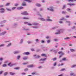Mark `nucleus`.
<instances>
[{
    "label": "nucleus",
    "instance_id": "f257e3e1",
    "mask_svg": "<svg viewBox=\"0 0 76 76\" xmlns=\"http://www.w3.org/2000/svg\"><path fill=\"white\" fill-rule=\"evenodd\" d=\"M32 25L33 26L32 27L33 28H34V29H37V28H38L39 26H38L39 24L37 22H34L32 23Z\"/></svg>",
    "mask_w": 76,
    "mask_h": 76
},
{
    "label": "nucleus",
    "instance_id": "f03ea898",
    "mask_svg": "<svg viewBox=\"0 0 76 76\" xmlns=\"http://www.w3.org/2000/svg\"><path fill=\"white\" fill-rule=\"evenodd\" d=\"M60 20H65V23H69V26H70V25L72 23V22H71V21H67V20L64 18H61Z\"/></svg>",
    "mask_w": 76,
    "mask_h": 76
},
{
    "label": "nucleus",
    "instance_id": "7ed1b4c3",
    "mask_svg": "<svg viewBox=\"0 0 76 76\" xmlns=\"http://www.w3.org/2000/svg\"><path fill=\"white\" fill-rule=\"evenodd\" d=\"M54 8L53 6L50 7L49 8H47L48 10H49V11H50V12H54Z\"/></svg>",
    "mask_w": 76,
    "mask_h": 76
},
{
    "label": "nucleus",
    "instance_id": "20e7f679",
    "mask_svg": "<svg viewBox=\"0 0 76 76\" xmlns=\"http://www.w3.org/2000/svg\"><path fill=\"white\" fill-rule=\"evenodd\" d=\"M57 31L58 32L55 33V34H60L61 33H63V31H64V30L60 29V30H58Z\"/></svg>",
    "mask_w": 76,
    "mask_h": 76
},
{
    "label": "nucleus",
    "instance_id": "39448f33",
    "mask_svg": "<svg viewBox=\"0 0 76 76\" xmlns=\"http://www.w3.org/2000/svg\"><path fill=\"white\" fill-rule=\"evenodd\" d=\"M47 60V58H42L39 60V63H44V61Z\"/></svg>",
    "mask_w": 76,
    "mask_h": 76
},
{
    "label": "nucleus",
    "instance_id": "423d86ee",
    "mask_svg": "<svg viewBox=\"0 0 76 76\" xmlns=\"http://www.w3.org/2000/svg\"><path fill=\"white\" fill-rule=\"evenodd\" d=\"M58 53L59 54H61V55H60V56H59V58H61V57H62V56H63L64 55V53L62 51H60Z\"/></svg>",
    "mask_w": 76,
    "mask_h": 76
},
{
    "label": "nucleus",
    "instance_id": "0eeeda50",
    "mask_svg": "<svg viewBox=\"0 0 76 76\" xmlns=\"http://www.w3.org/2000/svg\"><path fill=\"white\" fill-rule=\"evenodd\" d=\"M5 12V9L4 8L0 9V13H4Z\"/></svg>",
    "mask_w": 76,
    "mask_h": 76
},
{
    "label": "nucleus",
    "instance_id": "6e6552de",
    "mask_svg": "<svg viewBox=\"0 0 76 76\" xmlns=\"http://www.w3.org/2000/svg\"><path fill=\"white\" fill-rule=\"evenodd\" d=\"M0 32H1V30H0V36H2L5 35V34H6L7 32L6 31H4L2 33H0Z\"/></svg>",
    "mask_w": 76,
    "mask_h": 76
},
{
    "label": "nucleus",
    "instance_id": "1a4fd4ad",
    "mask_svg": "<svg viewBox=\"0 0 76 76\" xmlns=\"http://www.w3.org/2000/svg\"><path fill=\"white\" fill-rule=\"evenodd\" d=\"M21 15H25L26 16V15H28V12L26 11H24L21 13Z\"/></svg>",
    "mask_w": 76,
    "mask_h": 76
},
{
    "label": "nucleus",
    "instance_id": "9d476101",
    "mask_svg": "<svg viewBox=\"0 0 76 76\" xmlns=\"http://www.w3.org/2000/svg\"><path fill=\"white\" fill-rule=\"evenodd\" d=\"M15 64H12V63L10 62L8 64V65L9 66H10V67H11V66H14Z\"/></svg>",
    "mask_w": 76,
    "mask_h": 76
},
{
    "label": "nucleus",
    "instance_id": "9b49d317",
    "mask_svg": "<svg viewBox=\"0 0 76 76\" xmlns=\"http://www.w3.org/2000/svg\"><path fill=\"white\" fill-rule=\"evenodd\" d=\"M20 52H21L20 51V50H17V51H14L13 52V53H14V54H18L19 53H20Z\"/></svg>",
    "mask_w": 76,
    "mask_h": 76
},
{
    "label": "nucleus",
    "instance_id": "f8f14e48",
    "mask_svg": "<svg viewBox=\"0 0 76 76\" xmlns=\"http://www.w3.org/2000/svg\"><path fill=\"white\" fill-rule=\"evenodd\" d=\"M33 56L35 58H39V57H40V56L39 55L37 56V55H34Z\"/></svg>",
    "mask_w": 76,
    "mask_h": 76
},
{
    "label": "nucleus",
    "instance_id": "ddd939ff",
    "mask_svg": "<svg viewBox=\"0 0 76 76\" xmlns=\"http://www.w3.org/2000/svg\"><path fill=\"white\" fill-rule=\"evenodd\" d=\"M67 5H69V6H75V4H70V3H68L67 4Z\"/></svg>",
    "mask_w": 76,
    "mask_h": 76
},
{
    "label": "nucleus",
    "instance_id": "4468645a",
    "mask_svg": "<svg viewBox=\"0 0 76 76\" xmlns=\"http://www.w3.org/2000/svg\"><path fill=\"white\" fill-rule=\"evenodd\" d=\"M30 54V53H29V52H26L23 53V54L24 55H29Z\"/></svg>",
    "mask_w": 76,
    "mask_h": 76
},
{
    "label": "nucleus",
    "instance_id": "2eb2a0df",
    "mask_svg": "<svg viewBox=\"0 0 76 76\" xmlns=\"http://www.w3.org/2000/svg\"><path fill=\"white\" fill-rule=\"evenodd\" d=\"M23 39H21L20 42L19 43L20 44H23Z\"/></svg>",
    "mask_w": 76,
    "mask_h": 76
},
{
    "label": "nucleus",
    "instance_id": "dca6fc26",
    "mask_svg": "<svg viewBox=\"0 0 76 76\" xmlns=\"http://www.w3.org/2000/svg\"><path fill=\"white\" fill-rule=\"evenodd\" d=\"M23 9V7H18L17 8L18 10H20V9Z\"/></svg>",
    "mask_w": 76,
    "mask_h": 76
},
{
    "label": "nucleus",
    "instance_id": "f3484780",
    "mask_svg": "<svg viewBox=\"0 0 76 76\" xmlns=\"http://www.w3.org/2000/svg\"><path fill=\"white\" fill-rule=\"evenodd\" d=\"M23 19H24V20H26L27 19H29V18H26L25 17H23L22 18Z\"/></svg>",
    "mask_w": 76,
    "mask_h": 76
},
{
    "label": "nucleus",
    "instance_id": "a211bd4d",
    "mask_svg": "<svg viewBox=\"0 0 76 76\" xmlns=\"http://www.w3.org/2000/svg\"><path fill=\"white\" fill-rule=\"evenodd\" d=\"M7 21L6 20H4V21H2L0 22V23L1 24L2 23H6V22Z\"/></svg>",
    "mask_w": 76,
    "mask_h": 76
},
{
    "label": "nucleus",
    "instance_id": "6ab92c4d",
    "mask_svg": "<svg viewBox=\"0 0 76 76\" xmlns=\"http://www.w3.org/2000/svg\"><path fill=\"white\" fill-rule=\"evenodd\" d=\"M28 67H35V66L31 65H28L27 66Z\"/></svg>",
    "mask_w": 76,
    "mask_h": 76
},
{
    "label": "nucleus",
    "instance_id": "aec40b11",
    "mask_svg": "<svg viewBox=\"0 0 76 76\" xmlns=\"http://www.w3.org/2000/svg\"><path fill=\"white\" fill-rule=\"evenodd\" d=\"M41 56L42 57H47V55L46 54H41Z\"/></svg>",
    "mask_w": 76,
    "mask_h": 76
},
{
    "label": "nucleus",
    "instance_id": "412c9836",
    "mask_svg": "<svg viewBox=\"0 0 76 76\" xmlns=\"http://www.w3.org/2000/svg\"><path fill=\"white\" fill-rule=\"evenodd\" d=\"M36 5L37 6V7H41V4H36Z\"/></svg>",
    "mask_w": 76,
    "mask_h": 76
},
{
    "label": "nucleus",
    "instance_id": "4be33fe9",
    "mask_svg": "<svg viewBox=\"0 0 76 76\" xmlns=\"http://www.w3.org/2000/svg\"><path fill=\"white\" fill-rule=\"evenodd\" d=\"M58 28V26L54 27L52 28V29H56V28Z\"/></svg>",
    "mask_w": 76,
    "mask_h": 76
},
{
    "label": "nucleus",
    "instance_id": "5701e85b",
    "mask_svg": "<svg viewBox=\"0 0 76 76\" xmlns=\"http://www.w3.org/2000/svg\"><path fill=\"white\" fill-rule=\"evenodd\" d=\"M23 30L24 31H29V28H24L23 29Z\"/></svg>",
    "mask_w": 76,
    "mask_h": 76
},
{
    "label": "nucleus",
    "instance_id": "b1692460",
    "mask_svg": "<svg viewBox=\"0 0 76 76\" xmlns=\"http://www.w3.org/2000/svg\"><path fill=\"white\" fill-rule=\"evenodd\" d=\"M70 76H76V74H74L73 73H71L70 74Z\"/></svg>",
    "mask_w": 76,
    "mask_h": 76
},
{
    "label": "nucleus",
    "instance_id": "393cba45",
    "mask_svg": "<svg viewBox=\"0 0 76 76\" xmlns=\"http://www.w3.org/2000/svg\"><path fill=\"white\" fill-rule=\"evenodd\" d=\"M46 20H47V21H48L49 22H52V21H53V20H52L48 19H47Z\"/></svg>",
    "mask_w": 76,
    "mask_h": 76
},
{
    "label": "nucleus",
    "instance_id": "a878e982",
    "mask_svg": "<svg viewBox=\"0 0 76 76\" xmlns=\"http://www.w3.org/2000/svg\"><path fill=\"white\" fill-rule=\"evenodd\" d=\"M40 19L41 20H42V21H45V20L43 18H40Z\"/></svg>",
    "mask_w": 76,
    "mask_h": 76
},
{
    "label": "nucleus",
    "instance_id": "bb28decb",
    "mask_svg": "<svg viewBox=\"0 0 76 76\" xmlns=\"http://www.w3.org/2000/svg\"><path fill=\"white\" fill-rule=\"evenodd\" d=\"M70 51H71V52H73V51H76V50H74L72 49H70Z\"/></svg>",
    "mask_w": 76,
    "mask_h": 76
},
{
    "label": "nucleus",
    "instance_id": "cd10ccee",
    "mask_svg": "<svg viewBox=\"0 0 76 76\" xmlns=\"http://www.w3.org/2000/svg\"><path fill=\"white\" fill-rule=\"evenodd\" d=\"M11 45H12V43H10L8 45H7V47H10V46Z\"/></svg>",
    "mask_w": 76,
    "mask_h": 76
},
{
    "label": "nucleus",
    "instance_id": "c85d7f7f",
    "mask_svg": "<svg viewBox=\"0 0 76 76\" xmlns=\"http://www.w3.org/2000/svg\"><path fill=\"white\" fill-rule=\"evenodd\" d=\"M10 5V3H7L5 4V6H9Z\"/></svg>",
    "mask_w": 76,
    "mask_h": 76
},
{
    "label": "nucleus",
    "instance_id": "c756f323",
    "mask_svg": "<svg viewBox=\"0 0 76 76\" xmlns=\"http://www.w3.org/2000/svg\"><path fill=\"white\" fill-rule=\"evenodd\" d=\"M15 73H13L12 72H10V74L11 75H15Z\"/></svg>",
    "mask_w": 76,
    "mask_h": 76
},
{
    "label": "nucleus",
    "instance_id": "7c9ffc66",
    "mask_svg": "<svg viewBox=\"0 0 76 76\" xmlns=\"http://www.w3.org/2000/svg\"><path fill=\"white\" fill-rule=\"evenodd\" d=\"M13 26H16L18 25V23H14L13 24Z\"/></svg>",
    "mask_w": 76,
    "mask_h": 76
},
{
    "label": "nucleus",
    "instance_id": "2f4dec72",
    "mask_svg": "<svg viewBox=\"0 0 76 76\" xmlns=\"http://www.w3.org/2000/svg\"><path fill=\"white\" fill-rule=\"evenodd\" d=\"M7 74H8V73L7 72H5L4 73V76H7Z\"/></svg>",
    "mask_w": 76,
    "mask_h": 76
},
{
    "label": "nucleus",
    "instance_id": "473e14b6",
    "mask_svg": "<svg viewBox=\"0 0 76 76\" xmlns=\"http://www.w3.org/2000/svg\"><path fill=\"white\" fill-rule=\"evenodd\" d=\"M23 3L22 4V6H26V3L25 2H23Z\"/></svg>",
    "mask_w": 76,
    "mask_h": 76
},
{
    "label": "nucleus",
    "instance_id": "72a5a7b5",
    "mask_svg": "<svg viewBox=\"0 0 76 76\" xmlns=\"http://www.w3.org/2000/svg\"><path fill=\"white\" fill-rule=\"evenodd\" d=\"M66 13H67V12H66V11H63L62 12V14H66Z\"/></svg>",
    "mask_w": 76,
    "mask_h": 76
},
{
    "label": "nucleus",
    "instance_id": "f704fd0d",
    "mask_svg": "<svg viewBox=\"0 0 76 76\" xmlns=\"http://www.w3.org/2000/svg\"><path fill=\"white\" fill-rule=\"evenodd\" d=\"M52 60H53V61H56L57 60V58H53L52 59Z\"/></svg>",
    "mask_w": 76,
    "mask_h": 76
},
{
    "label": "nucleus",
    "instance_id": "c9c22d12",
    "mask_svg": "<svg viewBox=\"0 0 76 76\" xmlns=\"http://www.w3.org/2000/svg\"><path fill=\"white\" fill-rule=\"evenodd\" d=\"M20 58V56H17V58L18 60H19V58Z\"/></svg>",
    "mask_w": 76,
    "mask_h": 76
},
{
    "label": "nucleus",
    "instance_id": "e433bc0d",
    "mask_svg": "<svg viewBox=\"0 0 76 76\" xmlns=\"http://www.w3.org/2000/svg\"><path fill=\"white\" fill-rule=\"evenodd\" d=\"M42 48H43V49L45 48V49L43 50H44V51H47V48H45L44 47Z\"/></svg>",
    "mask_w": 76,
    "mask_h": 76
},
{
    "label": "nucleus",
    "instance_id": "4c0bfd02",
    "mask_svg": "<svg viewBox=\"0 0 76 76\" xmlns=\"http://www.w3.org/2000/svg\"><path fill=\"white\" fill-rule=\"evenodd\" d=\"M4 44H2L0 45V47H4Z\"/></svg>",
    "mask_w": 76,
    "mask_h": 76
},
{
    "label": "nucleus",
    "instance_id": "58836bf2",
    "mask_svg": "<svg viewBox=\"0 0 76 76\" xmlns=\"http://www.w3.org/2000/svg\"><path fill=\"white\" fill-rule=\"evenodd\" d=\"M20 68L19 67H16V68H14V69H15V70H19V69H20Z\"/></svg>",
    "mask_w": 76,
    "mask_h": 76
},
{
    "label": "nucleus",
    "instance_id": "ea45409f",
    "mask_svg": "<svg viewBox=\"0 0 76 76\" xmlns=\"http://www.w3.org/2000/svg\"><path fill=\"white\" fill-rule=\"evenodd\" d=\"M66 1H68L70 2L71 1L72 2H73L74 1V0H66Z\"/></svg>",
    "mask_w": 76,
    "mask_h": 76
},
{
    "label": "nucleus",
    "instance_id": "a19ab883",
    "mask_svg": "<svg viewBox=\"0 0 76 76\" xmlns=\"http://www.w3.org/2000/svg\"><path fill=\"white\" fill-rule=\"evenodd\" d=\"M46 39H49L50 38H51V37L47 36V37H46Z\"/></svg>",
    "mask_w": 76,
    "mask_h": 76
},
{
    "label": "nucleus",
    "instance_id": "79ce46f5",
    "mask_svg": "<svg viewBox=\"0 0 76 76\" xmlns=\"http://www.w3.org/2000/svg\"><path fill=\"white\" fill-rule=\"evenodd\" d=\"M6 9L7 11H10V12H11V11H12V10H11V9H9L6 8Z\"/></svg>",
    "mask_w": 76,
    "mask_h": 76
},
{
    "label": "nucleus",
    "instance_id": "37998d69",
    "mask_svg": "<svg viewBox=\"0 0 76 76\" xmlns=\"http://www.w3.org/2000/svg\"><path fill=\"white\" fill-rule=\"evenodd\" d=\"M76 65H72L71 67L72 68H73V67H76Z\"/></svg>",
    "mask_w": 76,
    "mask_h": 76
},
{
    "label": "nucleus",
    "instance_id": "c03bdc74",
    "mask_svg": "<svg viewBox=\"0 0 76 76\" xmlns=\"http://www.w3.org/2000/svg\"><path fill=\"white\" fill-rule=\"evenodd\" d=\"M28 44H31V43H32V42L31 41H28L27 42Z\"/></svg>",
    "mask_w": 76,
    "mask_h": 76
},
{
    "label": "nucleus",
    "instance_id": "a18cd8bd",
    "mask_svg": "<svg viewBox=\"0 0 76 76\" xmlns=\"http://www.w3.org/2000/svg\"><path fill=\"white\" fill-rule=\"evenodd\" d=\"M16 8V7H13L12 8V10H15V9Z\"/></svg>",
    "mask_w": 76,
    "mask_h": 76
},
{
    "label": "nucleus",
    "instance_id": "49530a36",
    "mask_svg": "<svg viewBox=\"0 0 76 76\" xmlns=\"http://www.w3.org/2000/svg\"><path fill=\"white\" fill-rule=\"evenodd\" d=\"M70 39V38L69 37H66L64 38V39H65V40H66V39Z\"/></svg>",
    "mask_w": 76,
    "mask_h": 76
},
{
    "label": "nucleus",
    "instance_id": "de8ad7c7",
    "mask_svg": "<svg viewBox=\"0 0 76 76\" xmlns=\"http://www.w3.org/2000/svg\"><path fill=\"white\" fill-rule=\"evenodd\" d=\"M66 10L67 11H70V12H72L71 11H70L71 9L70 8H67Z\"/></svg>",
    "mask_w": 76,
    "mask_h": 76
},
{
    "label": "nucleus",
    "instance_id": "09e8293b",
    "mask_svg": "<svg viewBox=\"0 0 76 76\" xmlns=\"http://www.w3.org/2000/svg\"><path fill=\"white\" fill-rule=\"evenodd\" d=\"M7 66V65H6V64H4L3 65H2V67H6V66Z\"/></svg>",
    "mask_w": 76,
    "mask_h": 76
},
{
    "label": "nucleus",
    "instance_id": "8fccbe9b",
    "mask_svg": "<svg viewBox=\"0 0 76 76\" xmlns=\"http://www.w3.org/2000/svg\"><path fill=\"white\" fill-rule=\"evenodd\" d=\"M66 8V5H63V7L62 8V9H65Z\"/></svg>",
    "mask_w": 76,
    "mask_h": 76
},
{
    "label": "nucleus",
    "instance_id": "3c124183",
    "mask_svg": "<svg viewBox=\"0 0 76 76\" xmlns=\"http://www.w3.org/2000/svg\"><path fill=\"white\" fill-rule=\"evenodd\" d=\"M23 60H27V58L26 57H25L23 58Z\"/></svg>",
    "mask_w": 76,
    "mask_h": 76
},
{
    "label": "nucleus",
    "instance_id": "603ef678",
    "mask_svg": "<svg viewBox=\"0 0 76 76\" xmlns=\"http://www.w3.org/2000/svg\"><path fill=\"white\" fill-rule=\"evenodd\" d=\"M63 64H59L58 65V66H63Z\"/></svg>",
    "mask_w": 76,
    "mask_h": 76
},
{
    "label": "nucleus",
    "instance_id": "864d4df0",
    "mask_svg": "<svg viewBox=\"0 0 76 76\" xmlns=\"http://www.w3.org/2000/svg\"><path fill=\"white\" fill-rule=\"evenodd\" d=\"M50 40H48L47 41V43L48 44H49V43H50Z\"/></svg>",
    "mask_w": 76,
    "mask_h": 76
},
{
    "label": "nucleus",
    "instance_id": "5fc2aeb1",
    "mask_svg": "<svg viewBox=\"0 0 76 76\" xmlns=\"http://www.w3.org/2000/svg\"><path fill=\"white\" fill-rule=\"evenodd\" d=\"M4 7V5H0V8H1V7Z\"/></svg>",
    "mask_w": 76,
    "mask_h": 76
},
{
    "label": "nucleus",
    "instance_id": "6e6d98bb",
    "mask_svg": "<svg viewBox=\"0 0 76 76\" xmlns=\"http://www.w3.org/2000/svg\"><path fill=\"white\" fill-rule=\"evenodd\" d=\"M66 60V58H65L62 59V61H65V60Z\"/></svg>",
    "mask_w": 76,
    "mask_h": 76
},
{
    "label": "nucleus",
    "instance_id": "4d7b16f0",
    "mask_svg": "<svg viewBox=\"0 0 76 76\" xmlns=\"http://www.w3.org/2000/svg\"><path fill=\"white\" fill-rule=\"evenodd\" d=\"M3 60V58H0V61H2Z\"/></svg>",
    "mask_w": 76,
    "mask_h": 76
},
{
    "label": "nucleus",
    "instance_id": "13d9d810",
    "mask_svg": "<svg viewBox=\"0 0 76 76\" xmlns=\"http://www.w3.org/2000/svg\"><path fill=\"white\" fill-rule=\"evenodd\" d=\"M4 71H1L0 72V75H1V74H2L3 73Z\"/></svg>",
    "mask_w": 76,
    "mask_h": 76
},
{
    "label": "nucleus",
    "instance_id": "bf43d9fd",
    "mask_svg": "<svg viewBox=\"0 0 76 76\" xmlns=\"http://www.w3.org/2000/svg\"><path fill=\"white\" fill-rule=\"evenodd\" d=\"M53 52H54L55 53H57V50H53Z\"/></svg>",
    "mask_w": 76,
    "mask_h": 76
},
{
    "label": "nucleus",
    "instance_id": "052dcab7",
    "mask_svg": "<svg viewBox=\"0 0 76 76\" xmlns=\"http://www.w3.org/2000/svg\"><path fill=\"white\" fill-rule=\"evenodd\" d=\"M64 70H65V69H61V70L60 71L61 72H62L63 71H64Z\"/></svg>",
    "mask_w": 76,
    "mask_h": 76
},
{
    "label": "nucleus",
    "instance_id": "680f3d73",
    "mask_svg": "<svg viewBox=\"0 0 76 76\" xmlns=\"http://www.w3.org/2000/svg\"><path fill=\"white\" fill-rule=\"evenodd\" d=\"M24 23L25 24H26V25H28V22H24Z\"/></svg>",
    "mask_w": 76,
    "mask_h": 76
},
{
    "label": "nucleus",
    "instance_id": "e2e57ef3",
    "mask_svg": "<svg viewBox=\"0 0 76 76\" xmlns=\"http://www.w3.org/2000/svg\"><path fill=\"white\" fill-rule=\"evenodd\" d=\"M31 50L32 51H35V50L33 48L31 49Z\"/></svg>",
    "mask_w": 76,
    "mask_h": 76
},
{
    "label": "nucleus",
    "instance_id": "0e129e2a",
    "mask_svg": "<svg viewBox=\"0 0 76 76\" xmlns=\"http://www.w3.org/2000/svg\"><path fill=\"white\" fill-rule=\"evenodd\" d=\"M36 42H38L39 41V40L38 39H36L35 40Z\"/></svg>",
    "mask_w": 76,
    "mask_h": 76
},
{
    "label": "nucleus",
    "instance_id": "69168bd1",
    "mask_svg": "<svg viewBox=\"0 0 76 76\" xmlns=\"http://www.w3.org/2000/svg\"><path fill=\"white\" fill-rule=\"evenodd\" d=\"M28 70V68H26L24 69V71H25V72H26V71H27Z\"/></svg>",
    "mask_w": 76,
    "mask_h": 76
},
{
    "label": "nucleus",
    "instance_id": "338daca9",
    "mask_svg": "<svg viewBox=\"0 0 76 76\" xmlns=\"http://www.w3.org/2000/svg\"><path fill=\"white\" fill-rule=\"evenodd\" d=\"M56 64H57V63L56 62L54 63L53 64L54 66H56Z\"/></svg>",
    "mask_w": 76,
    "mask_h": 76
},
{
    "label": "nucleus",
    "instance_id": "774afa93",
    "mask_svg": "<svg viewBox=\"0 0 76 76\" xmlns=\"http://www.w3.org/2000/svg\"><path fill=\"white\" fill-rule=\"evenodd\" d=\"M40 11H42L43 10V9L42 8H40L39 9Z\"/></svg>",
    "mask_w": 76,
    "mask_h": 76
}]
</instances>
